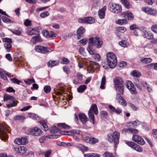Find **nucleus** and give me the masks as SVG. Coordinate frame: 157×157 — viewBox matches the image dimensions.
I'll return each instance as SVG.
<instances>
[{
  "label": "nucleus",
  "instance_id": "cd10ccee",
  "mask_svg": "<svg viewBox=\"0 0 157 157\" xmlns=\"http://www.w3.org/2000/svg\"><path fill=\"white\" fill-rule=\"evenodd\" d=\"M59 62L57 61L50 60L47 63L48 66L50 67H53L58 65Z\"/></svg>",
  "mask_w": 157,
  "mask_h": 157
},
{
  "label": "nucleus",
  "instance_id": "c85d7f7f",
  "mask_svg": "<svg viewBox=\"0 0 157 157\" xmlns=\"http://www.w3.org/2000/svg\"><path fill=\"white\" fill-rule=\"evenodd\" d=\"M126 31V28L124 27H120L117 28L116 30V35L118 37H119L118 34L120 33H124Z\"/></svg>",
  "mask_w": 157,
  "mask_h": 157
},
{
  "label": "nucleus",
  "instance_id": "4468645a",
  "mask_svg": "<svg viewBox=\"0 0 157 157\" xmlns=\"http://www.w3.org/2000/svg\"><path fill=\"white\" fill-rule=\"evenodd\" d=\"M132 139L133 141L139 144L143 145L145 143V142L144 140L140 136L138 135H133Z\"/></svg>",
  "mask_w": 157,
  "mask_h": 157
},
{
  "label": "nucleus",
  "instance_id": "ea45409f",
  "mask_svg": "<svg viewBox=\"0 0 157 157\" xmlns=\"http://www.w3.org/2000/svg\"><path fill=\"white\" fill-rule=\"evenodd\" d=\"M106 78L105 76H103L102 79L100 88L103 89L105 88V85L106 82Z\"/></svg>",
  "mask_w": 157,
  "mask_h": 157
},
{
  "label": "nucleus",
  "instance_id": "aec40b11",
  "mask_svg": "<svg viewBox=\"0 0 157 157\" xmlns=\"http://www.w3.org/2000/svg\"><path fill=\"white\" fill-rule=\"evenodd\" d=\"M25 137H22L21 138H17L15 139L14 142L18 145L24 144H25L27 141Z\"/></svg>",
  "mask_w": 157,
  "mask_h": 157
},
{
  "label": "nucleus",
  "instance_id": "4be33fe9",
  "mask_svg": "<svg viewBox=\"0 0 157 157\" xmlns=\"http://www.w3.org/2000/svg\"><path fill=\"white\" fill-rule=\"evenodd\" d=\"M106 10V7L104 6L100 10L98 11V16L101 19L104 18L105 15V11Z\"/></svg>",
  "mask_w": 157,
  "mask_h": 157
},
{
  "label": "nucleus",
  "instance_id": "f03ea898",
  "mask_svg": "<svg viewBox=\"0 0 157 157\" xmlns=\"http://www.w3.org/2000/svg\"><path fill=\"white\" fill-rule=\"evenodd\" d=\"M120 133L117 131H115L112 134L109 133L107 135V139L110 143H114L116 146L119 143Z\"/></svg>",
  "mask_w": 157,
  "mask_h": 157
},
{
  "label": "nucleus",
  "instance_id": "e433bc0d",
  "mask_svg": "<svg viewBox=\"0 0 157 157\" xmlns=\"http://www.w3.org/2000/svg\"><path fill=\"white\" fill-rule=\"evenodd\" d=\"M116 23L120 25H123L127 23V21L126 19H119L116 21Z\"/></svg>",
  "mask_w": 157,
  "mask_h": 157
},
{
  "label": "nucleus",
  "instance_id": "6e6552de",
  "mask_svg": "<svg viewBox=\"0 0 157 157\" xmlns=\"http://www.w3.org/2000/svg\"><path fill=\"white\" fill-rule=\"evenodd\" d=\"M109 6L111 11L113 13H118L121 12V6L119 4L110 3L109 4Z\"/></svg>",
  "mask_w": 157,
  "mask_h": 157
},
{
  "label": "nucleus",
  "instance_id": "20e7f679",
  "mask_svg": "<svg viewBox=\"0 0 157 157\" xmlns=\"http://www.w3.org/2000/svg\"><path fill=\"white\" fill-rule=\"evenodd\" d=\"M89 46L90 45L91 48H92V46H94L98 48H100L102 44V41L98 37H91L89 39Z\"/></svg>",
  "mask_w": 157,
  "mask_h": 157
},
{
  "label": "nucleus",
  "instance_id": "13d9d810",
  "mask_svg": "<svg viewBox=\"0 0 157 157\" xmlns=\"http://www.w3.org/2000/svg\"><path fill=\"white\" fill-rule=\"evenodd\" d=\"M11 80L13 82L17 84H19L21 82V81L19 80L18 79L15 78L11 79Z\"/></svg>",
  "mask_w": 157,
  "mask_h": 157
},
{
  "label": "nucleus",
  "instance_id": "69168bd1",
  "mask_svg": "<svg viewBox=\"0 0 157 157\" xmlns=\"http://www.w3.org/2000/svg\"><path fill=\"white\" fill-rule=\"evenodd\" d=\"M87 39H84L81 40L79 41V43L81 44L82 45H86L87 43Z\"/></svg>",
  "mask_w": 157,
  "mask_h": 157
},
{
  "label": "nucleus",
  "instance_id": "423d86ee",
  "mask_svg": "<svg viewBox=\"0 0 157 157\" xmlns=\"http://www.w3.org/2000/svg\"><path fill=\"white\" fill-rule=\"evenodd\" d=\"M26 133L34 136H38L43 134V131L37 127H33L28 129Z\"/></svg>",
  "mask_w": 157,
  "mask_h": 157
},
{
  "label": "nucleus",
  "instance_id": "bf43d9fd",
  "mask_svg": "<svg viewBox=\"0 0 157 157\" xmlns=\"http://www.w3.org/2000/svg\"><path fill=\"white\" fill-rule=\"evenodd\" d=\"M32 39L35 42H40V36L38 35H37L35 36H33L32 37Z\"/></svg>",
  "mask_w": 157,
  "mask_h": 157
},
{
  "label": "nucleus",
  "instance_id": "0e129e2a",
  "mask_svg": "<svg viewBox=\"0 0 157 157\" xmlns=\"http://www.w3.org/2000/svg\"><path fill=\"white\" fill-rule=\"evenodd\" d=\"M149 14L153 15H157V10L155 9L151 8V10H150Z\"/></svg>",
  "mask_w": 157,
  "mask_h": 157
},
{
  "label": "nucleus",
  "instance_id": "b1692460",
  "mask_svg": "<svg viewBox=\"0 0 157 157\" xmlns=\"http://www.w3.org/2000/svg\"><path fill=\"white\" fill-rule=\"evenodd\" d=\"M123 131L132 133H137L138 132V130L131 128H124Z\"/></svg>",
  "mask_w": 157,
  "mask_h": 157
},
{
  "label": "nucleus",
  "instance_id": "de8ad7c7",
  "mask_svg": "<svg viewBox=\"0 0 157 157\" xmlns=\"http://www.w3.org/2000/svg\"><path fill=\"white\" fill-rule=\"evenodd\" d=\"M14 119L15 120H24L25 119V117L23 116L17 115L14 117Z\"/></svg>",
  "mask_w": 157,
  "mask_h": 157
},
{
  "label": "nucleus",
  "instance_id": "72a5a7b5",
  "mask_svg": "<svg viewBox=\"0 0 157 157\" xmlns=\"http://www.w3.org/2000/svg\"><path fill=\"white\" fill-rule=\"evenodd\" d=\"M49 130L51 133H54L57 132L58 131L60 130V129L56 126H55L51 127L49 128Z\"/></svg>",
  "mask_w": 157,
  "mask_h": 157
},
{
  "label": "nucleus",
  "instance_id": "4c0bfd02",
  "mask_svg": "<svg viewBox=\"0 0 157 157\" xmlns=\"http://www.w3.org/2000/svg\"><path fill=\"white\" fill-rule=\"evenodd\" d=\"M4 46L7 52H9L10 51L12 48V45L10 44L5 43L4 44Z\"/></svg>",
  "mask_w": 157,
  "mask_h": 157
},
{
  "label": "nucleus",
  "instance_id": "6ab92c4d",
  "mask_svg": "<svg viewBox=\"0 0 157 157\" xmlns=\"http://www.w3.org/2000/svg\"><path fill=\"white\" fill-rule=\"evenodd\" d=\"M116 99L123 106H125L127 103L122 96H121L118 93H117L116 95Z\"/></svg>",
  "mask_w": 157,
  "mask_h": 157
},
{
  "label": "nucleus",
  "instance_id": "49530a36",
  "mask_svg": "<svg viewBox=\"0 0 157 157\" xmlns=\"http://www.w3.org/2000/svg\"><path fill=\"white\" fill-rule=\"evenodd\" d=\"M40 53L46 54L49 52V48L43 46V48H41Z\"/></svg>",
  "mask_w": 157,
  "mask_h": 157
},
{
  "label": "nucleus",
  "instance_id": "c03bdc74",
  "mask_svg": "<svg viewBox=\"0 0 157 157\" xmlns=\"http://www.w3.org/2000/svg\"><path fill=\"white\" fill-rule=\"evenodd\" d=\"M152 61V59L150 58H144L141 59L142 62L147 63H150Z\"/></svg>",
  "mask_w": 157,
  "mask_h": 157
},
{
  "label": "nucleus",
  "instance_id": "9b49d317",
  "mask_svg": "<svg viewBox=\"0 0 157 157\" xmlns=\"http://www.w3.org/2000/svg\"><path fill=\"white\" fill-rule=\"evenodd\" d=\"M78 21L79 23L92 24L94 22V19L93 17H85L83 18H79Z\"/></svg>",
  "mask_w": 157,
  "mask_h": 157
},
{
  "label": "nucleus",
  "instance_id": "864d4df0",
  "mask_svg": "<svg viewBox=\"0 0 157 157\" xmlns=\"http://www.w3.org/2000/svg\"><path fill=\"white\" fill-rule=\"evenodd\" d=\"M103 156L104 157H114L111 153L108 151L105 152L104 153Z\"/></svg>",
  "mask_w": 157,
  "mask_h": 157
},
{
  "label": "nucleus",
  "instance_id": "f8f14e48",
  "mask_svg": "<svg viewBox=\"0 0 157 157\" xmlns=\"http://www.w3.org/2000/svg\"><path fill=\"white\" fill-rule=\"evenodd\" d=\"M83 75L80 72H78L73 81V83L75 85L81 84L83 82Z\"/></svg>",
  "mask_w": 157,
  "mask_h": 157
},
{
  "label": "nucleus",
  "instance_id": "bb28decb",
  "mask_svg": "<svg viewBox=\"0 0 157 157\" xmlns=\"http://www.w3.org/2000/svg\"><path fill=\"white\" fill-rule=\"evenodd\" d=\"M79 117L80 120L83 124L85 123L87 121V118L84 114L82 113L79 115Z\"/></svg>",
  "mask_w": 157,
  "mask_h": 157
},
{
  "label": "nucleus",
  "instance_id": "a18cd8bd",
  "mask_svg": "<svg viewBox=\"0 0 157 157\" xmlns=\"http://www.w3.org/2000/svg\"><path fill=\"white\" fill-rule=\"evenodd\" d=\"M9 30L12 32L13 34L17 35H21V32L19 30H16V29H9Z\"/></svg>",
  "mask_w": 157,
  "mask_h": 157
},
{
  "label": "nucleus",
  "instance_id": "4d7b16f0",
  "mask_svg": "<svg viewBox=\"0 0 157 157\" xmlns=\"http://www.w3.org/2000/svg\"><path fill=\"white\" fill-rule=\"evenodd\" d=\"M49 138L48 136H43L39 139V141L40 143H43L46 140V138Z\"/></svg>",
  "mask_w": 157,
  "mask_h": 157
},
{
  "label": "nucleus",
  "instance_id": "7c9ffc66",
  "mask_svg": "<svg viewBox=\"0 0 157 157\" xmlns=\"http://www.w3.org/2000/svg\"><path fill=\"white\" fill-rule=\"evenodd\" d=\"M57 126L60 128L62 129H69L70 126L67 125L64 123H59L57 124Z\"/></svg>",
  "mask_w": 157,
  "mask_h": 157
},
{
  "label": "nucleus",
  "instance_id": "a878e982",
  "mask_svg": "<svg viewBox=\"0 0 157 157\" xmlns=\"http://www.w3.org/2000/svg\"><path fill=\"white\" fill-rule=\"evenodd\" d=\"M76 147L82 152L87 151L88 150V147L83 144H78L77 145Z\"/></svg>",
  "mask_w": 157,
  "mask_h": 157
},
{
  "label": "nucleus",
  "instance_id": "8fccbe9b",
  "mask_svg": "<svg viewBox=\"0 0 157 157\" xmlns=\"http://www.w3.org/2000/svg\"><path fill=\"white\" fill-rule=\"evenodd\" d=\"M151 9V8L149 7H145L143 8L142 10L143 11L149 14Z\"/></svg>",
  "mask_w": 157,
  "mask_h": 157
},
{
  "label": "nucleus",
  "instance_id": "79ce46f5",
  "mask_svg": "<svg viewBox=\"0 0 157 157\" xmlns=\"http://www.w3.org/2000/svg\"><path fill=\"white\" fill-rule=\"evenodd\" d=\"M29 116L30 117L33 119L37 120L39 119V117L37 115L34 113H29Z\"/></svg>",
  "mask_w": 157,
  "mask_h": 157
},
{
  "label": "nucleus",
  "instance_id": "774afa93",
  "mask_svg": "<svg viewBox=\"0 0 157 157\" xmlns=\"http://www.w3.org/2000/svg\"><path fill=\"white\" fill-rule=\"evenodd\" d=\"M2 21L5 23L10 22L11 20L8 18L6 17L3 16L2 17Z\"/></svg>",
  "mask_w": 157,
  "mask_h": 157
},
{
  "label": "nucleus",
  "instance_id": "c9c22d12",
  "mask_svg": "<svg viewBox=\"0 0 157 157\" xmlns=\"http://www.w3.org/2000/svg\"><path fill=\"white\" fill-rule=\"evenodd\" d=\"M120 45L124 48L127 47L129 46L128 43L125 40H122L119 43Z\"/></svg>",
  "mask_w": 157,
  "mask_h": 157
},
{
  "label": "nucleus",
  "instance_id": "0eeeda50",
  "mask_svg": "<svg viewBox=\"0 0 157 157\" xmlns=\"http://www.w3.org/2000/svg\"><path fill=\"white\" fill-rule=\"evenodd\" d=\"M84 64L86 66L88 72L90 73H94V69L98 68L99 67L98 63L95 62H90L87 63L85 62Z\"/></svg>",
  "mask_w": 157,
  "mask_h": 157
},
{
  "label": "nucleus",
  "instance_id": "393cba45",
  "mask_svg": "<svg viewBox=\"0 0 157 157\" xmlns=\"http://www.w3.org/2000/svg\"><path fill=\"white\" fill-rule=\"evenodd\" d=\"M85 32V29L82 27H80L78 29L77 32V35L78 39L80 38Z\"/></svg>",
  "mask_w": 157,
  "mask_h": 157
},
{
  "label": "nucleus",
  "instance_id": "37998d69",
  "mask_svg": "<svg viewBox=\"0 0 157 157\" xmlns=\"http://www.w3.org/2000/svg\"><path fill=\"white\" fill-rule=\"evenodd\" d=\"M132 75L134 77H139L141 75V74L137 70H134L132 73Z\"/></svg>",
  "mask_w": 157,
  "mask_h": 157
},
{
  "label": "nucleus",
  "instance_id": "6e6d98bb",
  "mask_svg": "<svg viewBox=\"0 0 157 157\" xmlns=\"http://www.w3.org/2000/svg\"><path fill=\"white\" fill-rule=\"evenodd\" d=\"M49 14V13L48 11H45L42 12L40 14V16L42 18L45 17H46L48 16Z\"/></svg>",
  "mask_w": 157,
  "mask_h": 157
},
{
  "label": "nucleus",
  "instance_id": "5fc2aeb1",
  "mask_svg": "<svg viewBox=\"0 0 157 157\" xmlns=\"http://www.w3.org/2000/svg\"><path fill=\"white\" fill-rule=\"evenodd\" d=\"M41 48H43V46L39 45H36L35 47V50L37 52L40 53Z\"/></svg>",
  "mask_w": 157,
  "mask_h": 157
},
{
  "label": "nucleus",
  "instance_id": "a19ab883",
  "mask_svg": "<svg viewBox=\"0 0 157 157\" xmlns=\"http://www.w3.org/2000/svg\"><path fill=\"white\" fill-rule=\"evenodd\" d=\"M86 88V86L85 85H81L77 89L79 93L82 92Z\"/></svg>",
  "mask_w": 157,
  "mask_h": 157
},
{
  "label": "nucleus",
  "instance_id": "f704fd0d",
  "mask_svg": "<svg viewBox=\"0 0 157 157\" xmlns=\"http://www.w3.org/2000/svg\"><path fill=\"white\" fill-rule=\"evenodd\" d=\"M1 74H0V78L4 80H8L7 78L6 75L4 74H6V71L2 69H1Z\"/></svg>",
  "mask_w": 157,
  "mask_h": 157
},
{
  "label": "nucleus",
  "instance_id": "1a4fd4ad",
  "mask_svg": "<svg viewBox=\"0 0 157 157\" xmlns=\"http://www.w3.org/2000/svg\"><path fill=\"white\" fill-rule=\"evenodd\" d=\"M87 50L89 53L92 55V57L95 60L98 61L100 60L101 57L100 55L98 54L95 53L94 50L92 48L90 47V45L88 46Z\"/></svg>",
  "mask_w": 157,
  "mask_h": 157
},
{
  "label": "nucleus",
  "instance_id": "09e8293b",
  "mask_svg": "<svg viewBox=\"0 0 157 157\" xmlns=\"http://www.w3.org/2000/svg\"><path fill=\"white\" fill-rule=\"evenodd\" d=\"M25 82L27 84L30 85L33 83L35 82V80L33 78L28 79L26 80H25Z\"/></svg>",
  "mask_w": 157,
  "mask_h": 157
},
{
  "label": "nucleus",
  "instance_id": "39448f33",
  "mask_svg": "<svg viewBox=\"0 0 157 157\" xmlns=\"http://www.w3.org/2000/svg\"><path fill=\"white\" fill-rule=\"evenodd\" d=\"M98 110L97 106L96 105L94 104L91 105L89 112L88 115L89 118L91 120V122H92L93 124H94V113L96 115L98 114Z\"/></svg>",
  "mask_w": 157,
  "mask_h": 157
},
{
  "label": "nucleus",
  "instance_id": "dca6fc26",
  "mask_svg": "<svg viewBox=\"0 0 157 157\" xmlns=\"http://www.w3.org/2000/svg\"><path fill=\"white\" fill-rule=\"evenodd\" d=\"M84 140L86 143L92 144H95L98 141V140L97 139L92 137H90L88 136H86L84 138Z\"/></svg>",
  "mask_w": 157,
  "mask_h": 157
},
{
  "label": "nucleus",
  "instance_id": "2eb2a0df",
  "mask_svg": "<svg viewBox=\"0 0 157 157\" xmlns=\"http://www.w3.org/2000/svg\"><path fill=\"white\" fill-rule=\"evenodd\" d=\"M0 138L2 140H6L8 138V136L6 133L5 128L0 124Z\"/></svg>",
  "mask_w": 157,
  "mask_h": 157
},
{
  "label": "nucleus",
  "instance_id": "473e14b6",
  "mask_svg": "<svg viewBox=\"0 0 157 157\" xmlns=\"http://www.w3.org/2000/svg\"><path fill=\"white\" fill-rule=\"evenodd\" d=\"M124 6L127 8L129 9L130 7V5L129 2H128V0H120Z\"/></svg>",
  "mask_w": 157,
  "mask_h": 157
},
{
  "label": "nucleus",
  "instance_id": "052dcab7",
  "mask_svg": "<svg viewBox=\"0 0 157 157\" xmlns=\"http://www.w3.org/2000/svg\"><path fill=\"white\" fill-rule=\"evenodd\" d=\"M3 40L4 42H7V43L10 44L12 42V40L10 38H3Z\"/></svg>",
  "mask_w": 157,
  "mask_h": 157
},
{
  "label": "nucleus",
  "instance_id": "412c9836",
  "mask_svg": "<svg viewBox=\"0 0 157 157\" xmlns=\"http://www.w3.org/2000/svg\"><path fill=\"white\" fill-rule=\"evenodd\" d=\"M124 15V16L128 20H132L133 19L134 15L132 13L129 11H127L123 13V14Z\"/></svg>",
  "mask_w": 157,
  "mask_h": 157
},
{
  "label": "nucleus",
  "instance_id": "ddd939ff",
  "mask_svg": "<svg viewBox=\"0 0 157 157\" xmlns=\"http://www.w3.org/2000/svg\"><path fill=\"white\" fill-rule=\"evenodd\" d=\"M42 33L44 37L47 38L51 37L52 39H55L57 36V34L52 31L49 32L46 30H43L42 31Z\"/></svg>",
  "mask_w": 157,
  "mask_h": 157
},
{
  "label": "nucleus",
  "instance_id": "9d476101",
  "mask_svg": "<svg viewBox=\"0 0 157 157\" xmlns=\"http://www.w3.org/2000/svg\"><path fill=\"white\" fill-rule=\"evenodd\" d=\"M126 86L132 94H134L136 93V89L132 82L129 81H127Z\"/></svg>",
  "mask_w": 157,
  "mask_h": 157
},
{
  "label": "nucleus",
  "instance_id": "603ef678",
  "mask_svg": "<svg viewBox=\"0 0 157 157\" xmlns=\"http://www.w3.org/2000/svg\"><path fill=\"white\" fill-rule=\"evenodd\" d=\"M51 88L49 86H46L44 87V92L47 94L49 93L50 92Z\"/></svg>",
  "mask_w": 157,
  "mask_h": 157
},
{
  "label": "nucleus",
  "instance_id": "e2e57ef3",
  "mask_svg": "<svg viewBox=\"0 0 157 157\" xmlns=\"http://www.w3.org/2000/svg\"><path fill=\"white\" fill-rule=\"evenodd\" d=\"M143 47L144 48H152L153 47V45L148 43H145L143 44Z\"/></svg>",
  "mask_w": 157,
  "mask_h": 157
},
{
  "label": "nucleus",
  "instance_id": "f257e3e1",
  "mask_svg": "<svg viewBox=\"0 0 157 157\" xmlns=\"http://www.w3.org/2000/svg\"><path fill=\"white\" fill-rule=\"evenodd\" d=\"M114 82L115 85V90L120 93L121 94L124 93L123 81L121 78L117 77L114 79Z\"/></svg>",
  "mask_w": 157,
  "mask_h": 157
},
{
  "label": "nucleus",
  "instance_id": "58836bf2",
  "mask_svg": "<svg viewBox=\"0 0 157 157\" xmlns=\"http://www.w3.org/2000/svg\"><path fill=\"white\" fill-rule=\"evenodd\" d=\"M84 157H100V155L93 153L84 154Z\"/></svg>",
  "mask_w": 157,
  "mask_h": 157
},
{
  "label": "nucleus",
  "instance_id": "c756f323",
  "mask_svg": "<svg viewBox=\"0 0 157 157\" xmlns=\"http://www.w3.org/2000/svg\"><path fill=\"white\" fill-rule=\"evenodd\" d=\"M14 99V97L10 95L5 94L4 95V101H6L9 100H13Z\"/></svg>",
  "mask_w": 157,
  "mask_h": 157
},
{
  "label": "nucleus",
  "instance_id": "680f3d73",
  "mask_svg": "<svg viewBox=\"0 0 157 157\" xmlns=\"http://www.w3.org/2000/svg\"><path fill=\"white\" fill-rule=\"evenodd\" d=\"M62 62L63 64H67L69 63L70 61L67 58L64 57L62 60Z\"/></svg>",
  "mask_w": 157,
  "mask_h": 157
},
{
  "label": "nucleus",
  "instance_id": "2f4dec72",
  "mask_svg": "<svg viewBox=\"0 0 157 157\" xmlns=\"http://www.w3.org/2000/svg\"><path fill=\"white\" fill-rule=\"evenodd\" d=\"M52 153L51 150L41 152V154L44 155L45 157H49Z\"/></svg>",
  "mask_w": 157,
  "mask_h": 157
},
{
  "label": "nucleus",
  "instance_id": "3c124183",
  "mask_svg": "<svg viewBox=\"0 0 157 157\" xmlns=\"http://www.w3.org/2000/svg\"><path fill=\"white\" fill-rule=\"evenodd\" d=\"M37 32V31L36 30L34 29H32L31 30H29L27 32V33L29 35H32L36 34Z\"/></svg>",
  "mask_w": 157,
  "mask_h": 157
},
{
  "label": "nucleus",
  "instance_id": "f3484780",
  "mask_svg": "<svg viewBox=\"0 0 157 157\" xmlns=\"http://www.w3.org/2000/svg\"><path fill=\"white\" fill-rule=\"evenodd\" d=\"M14 150L19 154L22 155L26 152L27 148L24 146H20L19 147H14Z\"/></svg>",
  "mask_w": 157,
  "mask_h": 157
},
{
  "label": "nucleus",
  "instance_id": "5701e85b",
  "mask_svg": "<svg viewBox=\"0 0 157 157\" xmlns=\"http://www.w3.org/2000/svg\"><path fill=\"white\" fill-rule=\"evenodd\" d=\"M109 107L111 113H116L117 114H119L122 112V110L119 108L116 109L115 108L111 105H109Z\"/></svg>",
  "mask_w": 157,
  "mask_h": 157
},
{
  "label": "nucleus",
  "instance_id": "a211bd4d",
  "mask_svg": "<svg viewBox=\"0 0 157 157\" xmlns=\"http://www.w3.org/2000/svg\"><path fill=\"white\" fill-rule=\"evenodd\" d=\"M142 35L144 38L148 39H151L153 38V35L150 31L145 30L143 31Z\"/></svg>",
  "mask_w": 157,
  "mask_h": 157
},
{
  "label": "nucleus",
  "instance_id": "338daca9",
  "mask_svg": "<svg viewBox=\"0 0 157 157\" xmlns=\"http://www.w3.org/2000/svg\"><path fill=\"white\" fill-rule=\"evenodd\" d=\"M151 29L152 31L157 34V25H153L151 27Z\"/></svg>",
  "mask_w": 157,
  "mask_h": 157
},
{
  "label": "nucleus",
  "instance_id": "7ed1b4c3",
  "mask_svg": "<svg viewBox=\"0 0 157 157\" xmlns=\"http://www.w3.org/2000/svg\"><path fill=\"white\" fill-rule=\"evenodd\" d=\"M107 59L109 67L111 68L115 67L117 63V57L115 54L113 52L108 53Z\"/></svg>",
  "mask_w": 157,
  "mask_h": 157
}]
</instances>
